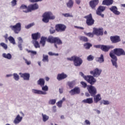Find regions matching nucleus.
Returning <instances> with one entry per match:
<instances>
[{"label": "nucleus", "mask_w": 125, "mask_h": 125, "mask_svg": "<svg viewBox=\"0 0 125 125\" xmlns=\"http://www.w3.org/2000/svg\"><path fill=\"white\" fill-rule=\"evenodd\" d=\"M14 79L15 80V81H19V75L17 74V73H14Z\"/></svg>", "instance_id": "nucleus-45"}, {"label": "nucleus", "mask_w": 125, "mask_h": 125, "mask_svg": "<svg viewBox=\"0 0 125 125\" xmlns=\"http://www.w3.org/2000/svg\"><path fill=\"white\" fill-rule=\"evenodd\" d=\"M34 45L35 47V48H39L40 47H41V46H40V43H39V42L37 41H35L34 42H33Z\"/></svg>", "instance_id": "nucleus-40"}, {"label": "nucleus", "mask_w": 125, "mask_h": 125, "mask_svg": "<svg viewBox=\"0 0 125 125\" xmlns=\"http://www.w3.org/2000/svg\"><path fill=\"white\" fill-rule=\"evenodd\" d=\"M110 11H112L114 14L115 15H120L121 14V12L118 11V8L116 6H112L111 7L109 8Z\"/></svg>", "instance_id": "nucleus-17"}, {"label": "nucleus", "mask_w": 125, "mask_h": 125, "mask_svg": "<svg viewBox=\"0 0 125 125\" xmlns=\"http://www.w3.org/2000/svg\"><path fill=\"white\" fill-rule=\"evenodd\" d=\"M67 59L69 61H73L74 65L76 67H79L83 64V60L78 56H74L71 58H67Z\"/></svg>", "instance_id": "nucleus-3"}, {"label": "nucleus", "mask_w": 125, "mask_h": 125, "mask_svg": "<svg viewBox=\"0 0 125 125\" xmlns=\"http://www.w3.org/2000/svg\"><path fill=\"white\" fill-rule=\"evenodd\" d=\"M74 28H76V29H79V30H83V29H84L83 27L78 26H74Z\"/></svg>", "instance_id": "nucleus-58"}, {"label": "nucleus", "mask_w": 125, "mask_h": 125, "mask_svg": "<svg viewBox=\"0 0 125 125\" xmlns=\"http://www.w3.org/2000/svg\"><path fill=\"white\" fill-rule=\"evenodd\" d=\"M102 45H95L94 47L95 48H100L101 50L102 49Z\"/></svg>", "instance_id": "nucleus-53"}, {"label": "nucleus", "mask_w": 125, "mask_h": 125, "mask_svg": "<svg viewBox=\"0 0 125 125\" xmlns=\"http://www.w3.org/2000/svg\"><path fill=\"white\" fill-rule=\"evenodd\" d=\"M42 21L44 23H48L49 20H53L55 19V16H53V14L51 12H46L42 15Z\"/></svg>", "instance_id": "nucleus-2"}, {"label": "nucleus", "mask_w": 125, "mask_h": 125, "mask_svg": "<svg viewBox=\"0 0 125 125\" xmlns=\"http://www.w3.org/2000/svg\"><path fill=\"white\" fill-rule=\"evenodd\" d=\"M114 46L113 45H102V50L104 52H108L110 49H113Z\"/></svg>", "instance_id": "nucleus-16"}, {"label": "nucleus", "mask_w": 125, "mask_h": 125, "mask_svg": "<svg viewBox=\"0 0 125 125\" xmlns=\"http://www.w3.org/2000/svg\"><path fill=\"white\" fill-rule=\"evenodd\" d=\"M42 0H29L30 2H38V1H42Z\"/></svg>", "instance_id": "nucleus-59"}, {"label": "nucleus", "mask_w": 125, "mask_h": 125, "mask_svg": "<svg viewBox=\"0 0 125 125\" xmlns=\"http://www.w3.org/2000/svg\"><path fill=\"white\" fill-rule=\"evenodd\" d=\"M8 41H9L11 43H12V44H15V40L13 37L12 36L9 37L8 38Z\"/></svg>", "instance_id": "nucleus-36"}, {"label": "nucleus", "mask_w": 125, "mask_h": 125, "mask_svg": "<svg viewBox=\"0 0 125 125\" xmlns=\"http://www.w3.org/2000/svg\"><path fill=\"white\" fill-rule=\"evenodd\" d=\"M50 34H54V33H55V29H54V28L53 27H51L50 29Z\"/></svg>", "instance_id": "nucleus-55"}, {"label": "nucleus", "mask_w": 125, "mask_h": 125, "mask_svg": "<svg viewBox=\"0 0 125 125\" xmlns=\"http://www.w3.org/2000/svg\"><path fill=\"white\" fill-rule=\"evenodd\" d=\"M42 115L43 122L45 123V122L48 121V119H49V116L46 115V114H43V113H42Z\"/></svg>", "instance_id": "nucleus-31"}, {"label": "nucleus", "mask_w": 125, "mask_h": 125, "mask_svg": "<svg viewBox=\"0 0 125 125\" xmlns=\"http://www.w3.org/2000/svg\"><path fill=\"white\" fill-rule=\"evenodd\" d=\"M18 41H19L20 42H21V43L23 42V40L22 39V38L19 37V38H18Z\"/></svg>", "instance_id": "nucleus-61"}, {"label": "nucleus", "mask_w": 125, "mask_h": 125, "mask_svg": "<svg viewBox=\"0 0 125 125\" xmlns=\"http://www.w3.org/2000/svg\"><path fill=\"white\" fill-rule=\"evenodd\" d=\"M81 84H82V87H83V88H86V87L87 88V86H88V85H87V84L84 82H81Z\"/></svg>", "instance_id": "nucleus-43"}, {"label": "nucleus", "mask_w": 125, "mask_h": 125, "mask_svg": "<svg viewBox=\"0 0 125 125\" xmlns=\"http://www.w3.org/2000/svg\"><path fill=\"white\" fill-rule=\"evenodd\" d=\"M42 87V90L44 91H47L48 90V87L47 85L41 86Z\"/></svg>", "instance_id": "nucleus-47"}, {"label": "nucleus", "mask_w": 125, "mask_h": 125, "mask_svg": "<svg viewBox=\"0 0 125 125\" xmlns=\"http://www.w3.org/2000/svg\"><path fill=\"white\" fill-rule=\"evenodd\" d=\"M2 56L4 58H6V59H11V58H12V56L10 53H8L7 54L6 53H3Z\"/></svg>", "instance_id": "nucleus-32"}, {"label": "nucleus", "mask_w": 125, "mask_h": 125, "mask_svg": "<svg viewBox=\"0 0 125 125\" xmlns=\"http://www.w3.org/2000/svg\"><path fill=\"white\" fill-rule=\"evenodd\" d=\"M46 41H47V38L44 37H41L40 41L41 44H42V46H44V45H45V42H46Z\"/></svg>", "instance_id": "nucleus-28"}, {"label": "nucleus", "mask_w": 125, "mask_h": 125, "mask_svg": "<svg viewBox=\"0 0 125 125\" xmlns=\"http://www.w3.org/2000/svg\"><path fill=\"white\" fill-rule=\"evenodd\" d=\"M103 104H104V105H109V104H110V103H109V101H108L104 100Z\"/></svg>", "instance_id": "nucleus-57"}, {"label": "nucleus", "mask_w": 125, "mask_h": 125, "mask_svg": "<svg viewBox=\"0 0 125 125\" xmlns=\"http://www.w3.org/2000/svg\"><path fill=\"white\" fill-rule=\"evenodd\" d=\"M84 46L86 49H89L92 46V44L89 42H86L84 44Z\"/></svg>", "instance_id": "nucleus-35"}, {"label": "nucleus", "mask_w": 125, "mask_h": 125, "mask_svg": "<svg viewBox=\"0 0 125 125\" xmlns=\"http://www.w3.org/2000/svg\"><path fill=\"white\" fill-rule=\"evenodd\" d=\"M125 56V51L123 48H115L113 50H111L109 53V56L112 58L111 60L113 66H115V68H118V64L117 61H118V58L117 56Z\"/></svg>", "instance_id": "nucleus-1"}, {"label": "nucleus", "mask_w": 125, "mask_h": 125, "mask_svg": "<svg viewBox=\"0 0 125 125\" xmlns=\"http://www.w3.org/2000/svg\"><path fill=\"white\" fill-rule=\"evenodd\" d=\"M106 9V7L104 6H100L96 10V14L99 16H101L103 18L104 17V14L102 12Z\"/></svg>", "instance_id": "nucleus-10"}, {"label": "nucleus", "mask_w": 125, "mask_h": 125, "mask_svg": "<svg viewBox=\"0 0 125 125\" xmlns=\"http://www.w3.org/2000/svg\"><path fill=\"white\" fill-rule=\"evenodd\" d=\"M87 89L92 96H94L97 93L96 88L92 86V85H88Z\"/></svg>", "instance_id": "nucleus-8"}, {"label": "nucleus", "mask_w": 125, "mask_h": 125, "mask_svg": "<svg viewBox=\"0 0 125 125\" xmlns=\"http://www.w3.org/2000/svg\"><path fill=\"white\" fill-rule=\"evenodd\" d=\"M36 9H39V5L37 3L31 4L28 5L27 10H23V12L28 13V12H32L34 10H36Z\"/></svg>", "instance_id": "nucleus-5"}, {"label": "nucleus", "mask_w": 125, "mask_h": 125, "mask_svg": "<svg viewBox=\"0 0 125 125\" xmlns=\"http://www.w3.org/2000/svg\"><path fill=\"white\" fill-rule=\"evenodd\" d=\"M94 97V103H98L102 98H101V95L100 94H98L96 95L93 96Z\"/></svg>", "instance_id": "nucleus-21"}, {"label": "nucleus", "mask_w": 125, "mask_h": 125, "mask_svg": "<svg viewBox=\"0 0 125 125\" xmlns=\"http://www.w3.org/2000/svg\"><path fill=\"white\" fill-rule=\"evenodd\" d=\"M84 18L86 20V24L87 26H92L94 24V20L92 18V15L91 14L85 16Z\"/></svg>", "instance_id": "nucleus-6"}, {"label": "nucleus", "mask_w": 125, "mask_h": 125, "mask_svg": "<svg viewBox=\"0 0 125 125\" xmlns=\"http://www.w3.org/2000/svg\"><path fill=\"white\" fill-rule=\"evenodd\" d=\"M76 2L77 4H80L81 3V0H76Z\"/></svg>", "instance_id": "nucleus-64"}, {"label": "nucleus", "mask_w": 125, "mask_h": 125, "mask_svg": "<svg viewBox=\"0 0 125 125\" xmlns=\"http://www.w3.org/2000/svg\"><path fill=\"white\" fill-rule=\"evenodd\" d=\"M43 62H48V56L43 55V59H42Z\"/></svg>", "instance_id": "nucleus-39"}, {"label": "nucleus", "mask_w": 125, "mask_h": 125, "mask_svg": "<svg viewBox=\"0 0 125 125\" xmlns=\"http://www.w3.org/2000/svg\"><path fill=\"white\" fill-rule=\"evenodd\" d=\"M97 61L99 63H103L104 62V55L101 54L100 57L97 58Z\"/></svg>", "instance_id": "nucleus-30"}, {"label": "nucleus", "mask_w": 125, "mask_h": 125, "mask_svg": "<svg viewBox=\"0 0 125 125\" xmlns=\"http://www.w3.org/2000/svg\"><path fill=\"white\" fill-rule=\"evenodd\" d=\"M32 92H33V93H35L36 94H42L43 95H45V94H47L46 92H43L42 91L37 89H33Z\"/></svg>", "instance_id": "nucleus-24"}, {"label": "nucleus", "mask_w": 125, "mask_h": 125, "mask_svg": "<svg viewBox=\"0 0 125 125\" xmlns=\"http://www.w3.org/2000/svg\"><path fill=\"white\" fill-rule=\"evenodd\" d=\"M22 117H20V115L19 114L17 116L16 118L15 119L14 121V124L17 125L19 123H20L22 121Z\"/></svg>", "instance_id": "nucleus-27"}, {"label": "nucleus", "mask_w": 125, "mask_h": 125, "mask_svg": "<svg viewBox=\"0 0 125 125\" xmlns=\"http://www.w3.org/2000/svg\"><path fill=\"white\" fill-rule=\"evenodd\" d=\"M33 26H34V23H30L25 26V28L26 29H30V28H31V27H33Z\"/></svg>", "instance_id": "nucleus-54"}, {"label": "nucleus", "mask_w": 125, "mask_h": 125, "mask_svg": "<svg viewBox=\"0 0 125 125\" xmlns=\"http://www.w3.org/2000/svg\"><path fill=\"white\" fill-rule=\"evenodd\" d=\"M12 5L13 6H15L16 4H17V0H13L11 1Z\"/></svg>", "instance_id": "nucleus-52"}, {"label": "nucleus", "mask_w": 125, "mask_h": 125, "mask_svg": "<svg viewBox=\"0 0 125 125\" xmlns=\"http://www.w3.org/2000/svg\"><path fill=\"white\" fill-rule=\"evenodd\" d=\"M62 103H63V101H60L59 102H58L57 105L60 108L62 107Z\"/></svg>", "instance_id": "nucleus-49"}, {"label": "nucleus", "mask_w": 125, "mask_h": 125, "mask_svg": "<svg viewBox=\"0 0 125 125\" xmlns=\"http://www.w3.org/2000/svg\"><path fill=\"white\" fill-rule=\"evenodd\" d=\"M80 75L82 76V77H83L84 79V77L86 76H84V74H83V72H80Z\"/></svg>", "instance_id": "nucleus-63"}, {"label": "nucleus", "mask_w": 125, "mask_h": 125, "mask_svg": "<svg viewBox=\"0 0 125 125\" xmlns=\"http://www.w3.org/2000/svg\"><path fill=\"white\" fill-rule=\"evenodd\" d=\"M48 54L50 56H53V55H55V56H58V55H59L58 53L55 54V53H52V52H49Z\"/></svg>", "instance_id": "nucleus-50"}, {"label": "nucleus", "mask_w": 125, "mask_h": 125, "mask_svg": "<svg viewBox=\"0 0 125 125\" xmlns=\"http://www.w3.org/2000/svg\"><path fill=\"white\" fill-rule=\"evenodd\" d=\"M18 47L20 48V50H23V48H22V44H21V43L18 44Z\"/></svg>", "instance_id": "nucleus-60"}, {"label": "nucleus", "mask_w": 125, "mask_h": 125, "mask_svg": "<svg viewBox=\"0 0 125 125\" xmlns=\"http://www.w3.org/2000/svg\"><path fill=\"white\" fill-rule=\"evenodd\" d=\"M93 59H94V57L91 55H90L87 58V60H88V61H92Z\"/></svg>", "instance_id": "nucleus-46"}, {"label": "nucleus", "mask_w": 125, "mask_h": 125, "mask_svg": "<svg viewBox=\"0 0 125 125\" xmlns=\"http://www.w3.org/2000/svg\"><path fill=\"white\" fill-rule=\"evenodd\" d=\"M55 47L56 48H58V46H57V44L59 45H60V44H62L63 42H62V41H61V39L59 38V37H55Z\"/></svg>", "instance_id": "nucleus-20"}, {"label": "nucleus", "mask_w": 125, "mask_h": 125, "mask_svg": "<svg viewBox=\"0 0 125 125\" xmlns=\"http://www.w3.org/2000/svg\"><path fill=\"white\" fill-rule=\"evenodd\" d=\"M23 60H24L26 64H27V65H30L31 64V61H28L27 59H26L25 58H23Z\"/></svg>", "instance_id": "nucleus-56"}, {"label": "nucleus", "mask_w": 125, "mask_h": 125, "mask_svg": "<svg viewBox=\"0 0 125 125\" xmlns=\"http://www.w3.org/2000/svg\"><path fill=\"white\" fill-rule=\"evenodd\" d=\"M110 39L112 43H117V42H120L121 41V37L117 35L111 36Z\"/></svg>", "instance_id": "nucleus-14"}, {"label": "nucleus", "mask_w": 125, "mask_h": 125, "mask_svg": "<svg viewBox=\"0 0 125 125\" xmlns=\"http://www.w3.org/2000/svg\"><path fill=\"white\" fill-rule=\"evenodd\" d=\"M67 27L63 24H58L55 26L56 31L57 32H64L66 30Z\"/></svg>", "instance_id": "nucleus-11"}, {"label": "nucleus", "mask_w": 125, "mask_h": 125, "mask_svg": "<svg viewBox=\"0 0 125 125\" xmlns=\"http://www.w3.org/2000/svg\"><path fill=\"white\" fill-rule=\"evenodd\" d=\"M93 33H94V35H96V36H103L104 30L103 28H94Z\"/></svg>", "instance_id": "nucleus-12"}, {"label": "nucleus", "mask_w": 125, "mask_h": 125, "mask_svg": "<svg viewBox=\"0 0 125 125\" xmlns=\"http://www.w3.org/2000/svg\"><path fill=\"white\" fill-rule=\"evenodd\" d=\"M49 104L50 105H54L56 103V100L51 99L49 101Z\"/></svg>", "instance_id": "nucleus-42"}, {"label": "nucleus", "mask_w": 125, "mask_h": 125, "mask_svg": "<svg viewBox=\"0 0 125 125\" xmlns=\"http://www.w3.org/2000/svg\"><path fill=\"white\" fill-rule=\"evenodd\" d=\"M37 83L38 85L40 86H44V84L45 83V81L43 78H40L38 81Z\"/></svg>", "instance_id": "nucleus-26"}, {"label": "nucleus", "mask_w": 125, "mask_h": 125, "mask_svg": "<svg viewBox=\"0 0 125 125\" xmlns=\"http://www.w3.org/2000/svg\"><path fill=\"white\" fill-rule=\"evenodd\" d=\"M62 15L64 17H73V16L72 15H70L69 13L62 14Z\"/></svg>", "instance_id": "nucleus-51"}, {"label": "nucleus", "mask_w": 125, "mask_h": 125, "mask_svg": "<svg viewBox=\"0 0 125 125\" xmlns=\"http://www.w3.org/2000/svg\"><path fill=\"white\" fill-rule=\"evenodd\" d=\"M66 5L69 8H72L74 5V1L72 0H69L68 2L67 3Z\"/></svg>", "instance_id": "nucleus-33"}, {"label": "nucleus", "mask_w": 125, "mask_h": 125, "mask_svg": "<svg viewBox=\"0 0 125 125\" xmlns=\"http://www.w3.org/2000/svg\"><path fill=\"white\" fill-rule=\"evenodd\" d=\"M32 38L33 40H34L35 41H37L38 39H40L41 38V34L39 32H37L36 33H33L32 34Z\"/></svg>", "instance_id": "nucleus-23"}, {"label": "nucleus", "mask_w": 125, "mask_h": 125, "mask_svg": "<svg viewBox=\"0 0 125 125\" xmlns=\"http://www.w3.org/2000/svg\"><path fill=\"white\" fill-rule=\"evenodd\" d=\"M68 77L67 74H65L64 72H62L61 74H58L57 77L58 81H62V80H65Z\"/></svg>", "instance_id": "nucleus-18"}, {"label": "nucleus", "mask_w": 125, "mask_h": 125, "mask_svg": "<svg viewBox=\"0 0 125 125\" xmlns=\"http://www.w3.org/2000/svg\"><path fill=\"white\" fill-rule=\"evenodd\" d=\"M102 72V70L99 69L98 68H95L93 70H92L90 72V74L92 75L94 78H98L100 75H101Z\"/></svg>", "instance_id": "nucleus-9"}, {"label": "nucleus", "mask_w": 125, "mask_h": 125, "mask_svg": "<svg viewBox=\"0 0 125 125\" xmlns=\"http://www.w3.org/2000/svg\"><path fill=\"white\" fill-rule=\"evenodd\" d=\"M71 95H75V94H80L81 93V89L79 87H75L74 89H71L69 91Z\"/></svg>", "instance_id": "nucleus-15"}, {"label": "nucleus", "mask_w": 125, "mask_h": 125, "mask_svg": "<svg viewBox=\"0 0 125 125\" xmlns=\"http://www.w3.org/2000/svg\"><path fill=\"white\" fill-rule=\"evenodd\" d=\"M26 51L28 53H31V55H36V54H37V52L36 51H31V50L27 49Z\"/></svg>", "instance_id": "nucleus-41"}, {"label": "nucleus", "mask_w": 125, "mask_h": 125, "mask_svg": "<svg viewBox=\"0 0 125 125\" xmlns=\"http://www.w3.org/2000/svg\"><path fill=\"white\" fill-rule=\"evenodd\" d=\"M102 3L104 5H112L114 3V0H104Z\"/></svg>", "instance_id": "nucleus-22"}, {"label": "nucleus", "mask_w": 125, "mask_h": 125, "mask_svg": "<svg viewBox=\"0 0 125 125\" xmlns=\"http://www.w3.org/2000/svg\"><path fill=\"white\" fill-rule=\"evenodd\" d=\"M80 41H82V42H88V39L87 37H85L84 36H81L80 38Z\"/></svg>", "instance_id": "nucleus-37"}, {"label": "nucleus", "mask_w": 125, "mask_h": 125, "mask_svg": "<svg viewBox=\"0 0 125 125\" xmlns=\"http://www.w3.org/2000/svg\"><path fill=\"white\" fill-rule=\"evenodd\" d=\"M21 9H26V10H28V7L24 4H22L21 5V6L20 7Z\"/></svg>", "instance_id": "nucleus-48"}, {"label": "nucleus", "mask_w": 125, "mask_h": 125, "mask_svg": "<svg viewBox=\"0 0 125 125\" xmlns=\"http://www.w3.org/2000/svg\"><path fill=\"white\" fill-rule=\"evenodd\" d=\"M99 3V0H91L89 1V4L92 8V9H94L96 8V6L98 5V4Z\"/></svg>", "instance_id": "nucleus-13"}, {"label": "nucleus", "mask_w": 125, "mask_h": 125, "mask_svg": "<svg viewBox=\"0 0 125 125\" xmlns=\"http://www.w3.org/2000/svg\"><path fill=\"white\" fill-rule=\"evenodd\" d=\"M21 76V78H22L24 81H29L30 80V74L29 73H21L19 74Z\"/></svg>", "instance_id": "nucleus-19"}, {"label": "nucleus", "mask_w": 125, "mask_h": 125, "mask_svg": "<svg viewBox=\"0 0 125 125\" xmlns=\"http://www.w3.org/2000/svg\"><path fill=\"white\" fill-rule=\"evenodd\" d=\"M82 102L87 104H92L93 103V99L92 98H87L83 100Z\"/></svg>", "instance_id": "nucleus-25"}, {"label": "nucleus", "mask_w": 125, "mask_h": 125, "mask_svg": "<svg viewBox=\"0 0 125 125\" xmlns=\"http://www.w3.org/2000/svg\"><path fill=\"white\" fill-rule=\"evenodd\" d=\"M84 78L85 81L87 82L88 83H90L91 85H93V84H94L96 82V79L94 78V76L88 75V76H85Z\"/></svg>", "instance_id": "nucleus-7"}, {"label": "nucleus", "mask_w": 125, "mask_h": 125, "mask_svg": "<svg viewBox=\"0 0 125 125\" xmlns=\"http://www.w3.org/2000/svg\"><path fill=\"white\" fill-rule=\"evenodd\" d=\"M9 28L14 32L15 34H19L21 32V23H17L15 25H10Z\"/></svg>", "instance_id": "nucleus-4"}, {"label": "nucleus", "mask_w": 125, "mask_h": 125, "mask_svg": "<svg viewBox=\"0 0 125 125\" xmlns=\"http://www.w3.org/2000/svg\"><path fill=\"white\" fill-rule=\"evenodd\" d=\"M85 123L86 125H90V122H89V121H88V120H86L85 121Z\"/></svg>", "instance_id": "nucleus-62"}, {"label": "nucleus", "mask_w": 125, "mask_h": 125, "mask_svg": "<svg viewBox=\"0 0 125 125\" xmlns=\"http://www.w3.org/2000/svg\"><path fill=\"white\" fill-rule=\"evenodd\" d=\"M67 84L70 88H73L75 84H76V82L75 81H71L67 82Z\"/></svg>", "instance_id": "nucleus-34"}, {"label": "nucleus", "mask_w": 125, "mask_h": 125, "mask_svg": "<svg viewBox=\"0 0 125 125\" xmlns=\"http://www.w3.org/2000/svg\"><path fill=\"white\" fill-rule=\"evenodd\" d=\"M0 46H2V48H4V49H7V45L3 42H1L0 43Z\"/></svg>", "instance_id": "nucleus-44"}, {"label": "nucleus", "mask_w": 125, "mask_h": 125, "mask_svg": "<svg viewBox=\"0 0 125 125\" xmlns=\"http://www.w3.org/2000/svg\"><path fill=\"white\" fill-rule=\"evenodd\" d=\"M85 36H87V37H89V38H93L94 37V33L89 32V33H84Z\"/></svg>", "instance_id": "nucleus-38"}, {"label": "nucleus", "mask_w": 125, "mask_h": 125, "mask_svg": "<svg viewBox=\"0 0 125 125\" xmlns=\"http://www.w3.org/2000/svg\"><path fill=\"white\" fill-rule=\"evenodd\" d=\"M55 40V37L53 36H49L48 38H47V42H50V43H54Z\"/></svg>", "instance_id": "nucleus-29"}]
</instances>
